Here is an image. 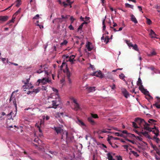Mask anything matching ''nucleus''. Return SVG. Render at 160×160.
Listing matches in <instances>:
<instances>
[{"label": "nucleus", "mask_w": 160, "mask_h": 160, "mask_svg": "<svg viewBox=\"0 0 160 160\" xmlns=\"http://www.w3.org/2000/svg\"><path fill=\"white\" fill-rule=\"evenodd\" d=\"M50 101H48L47 104L49 105L48 108H53L56 109L60 102V99L58 94H54L50 96L48 98Z\"/></svg>", "instance_id": "nucleus-1"}, {"label": "nucleus", "mask_w": 160, "mask_h": 160, "mask_svg": "<svg viewBox=\"0 0 160 160\" xmlns=\"http://www.w3.org/2000/svg\"><path fill=\"white\" fill-rule=\"evenodd\" d=\"M91 117H88V120L90 124L92 125H94L96 123L93 120L92 118H98V116L97 114H95L91 113Z\"/></svg>", "instance_id": "nucleus-2"}, {"label": "nucleus", "mask_w": 160, "mask_h": 160, "mask_svg": "<svg viewBox=\"0 0 160 160\" xmlns=\"http://www.w3.org/2000/svg\"><path fill=\"white\" fill-rule=\"evenodd\" d=\"M38 82H39V83H41L43 85L46 84L47 83L50 84L52 83L51 80L49 79V77H48L47 78H44L42 79H39L38 80Z\"/></svg>", "instance_id": "nucleus-3"}, {"label": "nucleus", "mask_w": 160, "mask_h": 160, "mask_svg": "<svg viewBox=\"0 0 160 160\" xmlns=\"http://www.w3.org/2000/svg\"><path fill=\"white\" fill-rule=\"evenodd\" d=\"M135 121L141 127H142L145 125H148V124L143 119L139 118H136L135 119Z\"/></svg>", "instance_id": "nucleus-4"}, {"label": "nucleus", "mask_w": 160, "mask_h": 160, "mask_svg": "<svg viewBox=\"0 0 160 160\" xmlns=\"http://www.w3.org/2000/svg\"><path fill=\"white\" fill-rule=\"evenodd\" d=\"M103 75L104 74H102L100 70L94 72L90 74V75L92 76H95L101 78L103 77Z\"/></svg>", "instance_id": "nucleus-5"}, {"label": "nucleus", "mask_w": 160, "mask_h": 160, "mask_svg": "<svg viewBox=\"0 0 160 160\" xmlns=\"http://www.w3.org/2000/svg\"><path fill=\"white\" fill-rule=\"evenodd\" d=\"M66 67L67 68V65H66ZM66 75L67 77V78L68 81V83L69 84H70V85L71 86L72 84V82L71 80V79L70 78V77L71 76V74L70 73V71L68 70L67 69V71L66 72Z\"/></svg>", "instance_id": "nucleus-6"}, {"label": "nucleus", "mask_w": 160, "mask_h": 160, "mask_svg": "<svg viewBox=\"0 0 160 160\" xmlns=\"http://www.w3.org/2000/svg\"><path fill=\"white\" fill-rule=\"evenodd\" d=\"M74 139L73 136L71 134H68L66 140V142L68 143L72 142Z\"/></svg>", "instance_id": "nucleus-7"}, {"label": "nucleus", "mask_w": 160, "mask_h": 160, "mask_svg": "<svg viewBox=\"0 0 160 160\" xmlns=\"http://www.w3.org/2000/svg\"><path fill=\"white\" fill-rule=\"evenodd\" d=\"M157 100L155 101V103L153 104L154 106H155L157 108H160V98L156 97Z\"/></svg>", "instance_id": "nucleus-8"}, {"label": "nucleus", "mask_w": 160, "mask_h": 160, "mask_svg": "<svg viewBox=\"0 0 160 160\" xmlns=\"http://www.w3.org/2000/svg\"><path fill=\"white\" fill-rule=\"evenodd\" d=\"M73 102L74 103V110L75 111H77L80 109V107L79 104L77 102V101L75 99H73Z\"/></svg>", "instance_id": "nucleus-9"}, {"label": "nucleus", "mask_w": 160, "mask_h": 160, "mask_svg": "<svg viewBox=\"0 0 160 160\" xmlns=\"http://www.w3.org/2000/svg\"><path fill=\"white\" fill-rule=\"evenodd\" d=\"M63 21L62 17L61 18H57L54 19L52 21L53 23L55 24H58L59 26H60V24Z\"/></svg>", "instance_id": "nucleus-10"}, {"label": "nucleus", "mask_w": 160, "mask_h": 160, "mask_svg": "<svg viewBox=\"0 0 160 160\" xmlns=\"http://www.w3.org/2000/svg\"><path fill=\"white\" fill-rule=\"evenodd\" d=\"M62 137L61 139L64 140L65 139L66 140L67 137L68 135V132L66 131H63L62 134H61Z\"/></svg>", "instance_id": "nucleus-11"}, {"label": "nucleus", "mask_w": 160, "mask_h": 160, "mask_svg": "<svg viewBox=\"0 0 160 160\" xmlns=\"http://www.w3.org/2000/svg\"><path fill=\"white\" fill-rule=\"evenodd\" d=\"M136 132H137V133H138L139 135H140V134H142L143 135L145 136V137L148 138L149 139H151V138H150V137L149 135L148 134V133L147 132H139L137 131H136Z\"/></svg>", "instance_id": "nucleus-12"}, {"label": "nucleus", "mask_w": 160, "mask_h": 160, "mask_svg": "<svg viewBox=\"0 0 160 160\" xmlns=\"http://www.w3.org/2000/svg\"><path fill=\"white\" fill-rule=\"evenodd\" d=\"M54 130L58 134H62L64 131L61 128L59 127H54Z\"/></svg>", "instance_id": "nucleus-13"}, {"label": "nucleus", "mask_w": 160, "mask_h": 160, "mask_svg": "<svg viewBox=\"0 0 160 160\" xmlns=\"http://www.w3.org/2000/svg\"><path fill=\"white\" fill-rule=\"evenodd\" d=\"M34 141L37 143L38 144H35L34 145L37 146L38 147L40 146L39 144H41L42 143V141L39 140L38 138H35L34 140Z\"/></svg>", "instance_id": "nucleus-14"}, {"label": "nucleus", "mask_w": 160, "mask_h": 160, "mask_svg": "<svg viewBox=\"0 0 160 160\" xmlns=\"http://www.w3.org/2000/svg\"><path fill=\"white\" fill-rule=\"evenodd\" d=\"M122 92L123 95L126 98H127L129 97V93L126 89H123L122 91Z\"/></svg>", "instance_id": "nucleus-15"}, {"label": "nucleus", "mask_w": 160, "mask_h": 160, "mask_svg": "<svg viewBox=\"0 0 160 160\" xmlns=\"http://www.w3.org/2000/svg\"><path fill=\"white\" fill-rule=\"evenodd\" d=\"M12 94L9 100L10 102H11L12 100L13 101V103L15 107L16 108V109L17 108V104L15 99L14 98H12Z\"/></svg>", "instance_id": "nucleus-16"}, {"label": "nucleus", "mask_w": 160, "mask_h": 160, "mask_svg": "<svg viewBox=\"0 0 160 160\" xmlns=\"http://www.w3.org/2000/svg\"><path fill=\"white\" fill-rule=\"evenodd\" d=\"M8 17L7 16H0V21L2 22H5L8 20Z\"/></svg>", "instance_id": "nucleus-17"}, {"label": "nucleus", "mask_w": 160, "mask_h": 160, "mask_svg": "<svg viewBox=\"0 0 160 160\" xmlns=\"http://www.w3.org/2000/svg\"><path fill=\"white\" fill-rule=\"evenodd\" d=\"M77 122L79 125L81 126H85V124L81 120L79 119L78 118L77 119Z\"/></svg>", "instance_id": "nucleus-18"}, {"label": "nucleus", "mask_w": 160, "mask_h": 160, "mask_svg": "<svg viewBox=\"0 0 160 160\" xmlns=\"http://www.w3.org/2000/svg\"><path fill=\"white\" fill-rule=\"evenodd\" d=\"M131 21L135 23H138V22L137 20L133 14H132L131 15Z\"/></svg>", "instance_id": "nucleus-19"}, {"label": "nucleus", "mask_w": 160, "mask_h": 160, "mask_svg": "<svg viewBox=\"0 0 160 160\" xmlns=\"http://www.w3.org/2000/svg\"><path fill=\"white\" fill-rule=\"evenodd\" d=\"M122 133L124 134H126L127 135L130 137H135V136L134 134H131L128 133V131L127 130H123L122 131Z\"/></svg>", "instance_id": "nucleus-20"}, {"label": "nucleus", "mask_w": 160, "mask_h": 160, "mask_svg": "<svg viewBox=\"0 0 160 160\" xmlns=\"http://www.w3.org/2000/svg\"><path fill=\"white\" fill-rule=\"evenodd\" d=\"M91 44V43L90 42H88L86 44V47L87 48L88 51H91L92 48L90 47V45Z\"/></svg>", "instance_id": "nucleus-21"}, {"label": "nucleus", "mask_w": 160, "mask_h": 160, "mask_svg": "<svg viewBox=\"0 0 160 160\" xmlns=\"http://www.w3.org/2000/svg\"><path fill=\"white\" fill-rule=\"evenodd\" d=\"M151 146L156 151V152L158 154H159V150L158 147L155 145H153L152 144H151Z\"/></svg>", "instance_id": "nucleus-22"}, {"label": "nucleus", "mask_w": 160, "mask_h": 160, "mask_svg": "<svg viewBox=\"0 0 160 160\" xmlns=\"http://www.w3.org/2000/svg\"><path fill=\"white\" fill-rule=\"evenodd\" d=\"M141 92L145 95H148L149 97H151V96L149 94V92L146 89H145L144 90H142Z\"/></svg>", "instance_id": "nucleus-23"}, {"label": "nucleus", "mask_w": 160, "mask_h": 160, "mask_svg": "<svg viewBox=\"0 0 160 160\" xmlns=\"http://www.w3.org/2000/svg\"><path fill=\"white\" fill-rule=\"evenodd\" d=\"M149 125L148 124V125H143L144 126V129L150 132H152V130L151 128L148 127Z\"/></svg>", "instance_id": "nucleus-24"}, {"label": "nucleus", "mask_w": 160, "mask_h": 160, "mask_svg": "<svg viewBox=\"0 0 160 160\" xmlns=\"http://www.w3.org/2000/svg\"><path fill=\"white\" fill-rule=\"evenodd\" d=\"M150 35L151 38H156L155 36H156V34L152 30L150 31Z\"/></svg>", "instance_id": "nucleus-25"}, {"label": "nucleus", "mask_w": 160, "mask_h": 160, "mask_svg": "<svg viewBox=\"0 0 160 160\" xmlns=\"http://www.w3.org/2000/svg\"><path fill=\"white\" fill-rule=\"evenodd\" d=\"M107 156L109 160H115L113 158L112 156L110 153H108L107 154Z\"/></svg>", "instance_id": "nucleus-26"}, {"label": "nucleus", "mask_w": 160, "mask_h": 160, "mask_svg": "<svg viewBox=\"0 0 160 160\" xmlns=\"http://www.w3.org/2000/svg\"><path fill=\"white\" fill-rule=\"evenodd\" d=\"M75 57V56L74 55H72L69 58V61L71 62H73V60Z\"/></svg>", "instance_id": "nucleus-27"}, {"label": "nucleus", "mask_w": 160, "mask_h": 160, "mask_svg": "<svg viewBox=\"0 0 160 160\" xmlns=\"http://www.w3.org/2000/svg\"><path fill=\"white\" fill-rule=\"evenodd\" d=\"M156 54L157 53L155 52V51H153L152 52H151L150 54H148V55L149 56H152L156 55Z\"/></svg>", "instance_id": "nucleus-28"}, {"label": "nucleus", "mask_w": 160, "mask_h": 160, "mask_svg": "<svg viewBox=\"0 0 160 160\" xmlns=\"http://www.w3.org/2000/svg\"><path fill=\"white\" fill-rule=\"evenodd\" d=\"M132 48L133 49L136 51L138 52L139 51V50L138 48V47L137 45L136 44H135L134 45H133V46H132Z\"/></svg>", "instance_id": "nucleus-29"}, {"label": "nucleus", "mask_w": 160, "mask_h": 160, "mask_svg": "<svg viewBox=\"0 0 160 160\" xmlns=\"http://www.w3.org/2000/svg\"><path fill=\"white\" fill-rule=\"evenodd\" d=\"M125 7L127 8H129L132 9H133V6L129 4L128 3H126L125 4Z\"/></svg>", "instance_id": "nucleus-30"}, {"label": "nucleus", "mask_w": 160, "mask_h": 160, "mask_svg": "<svg viewBox=\"0 0 160 160\" xmlns=\"http://www.w3.org/2000/svg\"><path fill=\"white\" fill-rule=\"evenodd\" d=\"M119 77L120 78L123 80L124 81H125V80L124 79V78L125 77V75L123 73H121L119 75Z\"/></svg>", "instance_id": "nucleus-31"}, {"label": "nucleus", "mask_w": 160, "mask_h": 160, "mask_svg": "<svg viewBox=\"0 0 160 160\" xmlns=\"http://www.w3.org/2000/svg\"><path fill=\"white\" fill-rule=\"evenodd\" d=\"M110 38H109L108 36H107L104 39V42L106 43L107 44Z\"/></svg>", "instance_id": "nucleus-32"}, {"label": "nucleus", "mask_w": 160, "mask_h": 160, "mask_svg": "<svg viewBox=\"0 0 160 160\" xmlns=\"http://www.w3.org/2000/svg\"><path fill=\"white\" fill-rule=\"evenodd\" d=\"M88 91L89 92H93L95 91L94 87H91L88 88Z\"/></svg>", "instance_id": "nucleus-33"}, {"label": "nucleus", "mask_w": 160, "mask_h": 160, "mask_svg": "<svg viewBox=\"0 0 160 160\" xmlns=\"http://www.w3.org/2000/svg\"><path fill=\"white\" fill-rule=\"evenodd\" d=\"M130 152L132 153L133 154L134 156H136V157H138L139 156V155L138 154L137 152L134 151H131Z\"/></svg>", "instance_id": "nucleus-34"}, {"label": "nucleus", "mask_w": 160, "mask_h": 160, "mask_svg": "<svg viewBox=\"0 0 160 160\" xmlns=\"http://www.w3.org/2000/svg\"><path fill=\"white\" fill-rule=\"evenodd\" d=\"M16 2V6L17 7H18L21 4V1L19 0H17Z\"/></svg>", "instance_id": "nucleus-35"}, {"label": "nucleus", "mask_w": 160, "mask_h": 160, "mask_svg": "<svg viewBox=\"0 0 160 160\" xmlns=\"http://www.w3.org/2000/svg\"><path fill=\"white\" fill-rule=\"evenodd\" d=\"M146 19L147 20V22L148 25H151L152 24V21L151 20L147 17H146Z\"/></svg>", "instance_id": "nucleus-36"}, {"label": "nucleus", "mask_w": 160, "mask_h": 160, "mask_svg": "<svg viewBox=\"0 0 160 160\" xmlns=\"http://www.w3.org/2000/svg\"><path fill=\"white\" fill-rule=\"evenodd\" d=\"M69 16L67 15L65 17H64L63 15H62L61 17L62 18L63 21H66V20L68 18V17Z\"/></svg>", "instance_id": "nucleus-37"}, {"label": "nucleus", "mask_w": 160, "mask_h": 160, "mask_svg": "<svg viewBox=\"0 0 160 160\" xmlns=\"http://www.w3.org/2000/svg\"><path fill=\"white\" fill-rule=\"evenodd\" d=\"M137 84L139 86V85L142 84V80L140 79V78H139L138 79V80L137 82Z\"/></svg>", "instance_id": "nucleus-38"}, {"label": "nucleus", "mask_w": 160, "mask_h": 160, "mask_svg": "<svg viewBox=\"0 0 160 160\" xmlns=\"http://www.w3.org/2000/svg\"><path fill=\"white\" fill-rule=\"evenodd\" d=\"M105 19H104L102 21L103 29L104 30L106 28V26L105 25Z\"/></svg>", "instance_id": "nucleus-39"}, {"label": "nucleus", "mask_w": 160, "mask_h": 160, "mask_svg": "<svg viewBox=\"0 0 160 160\" xmlns=\"http://www.w3.org/2000/svg\"><path fill=\"white\" fill-rule=\"evenodd\" d=\"M153 133L155 134L156 136H158L159 135V131L158 130H156V132H155L154 130L152 131Z\"/></svg>", "instance_id": "nucleus-40"}, {"label": "nucleus", "mask_w": 160, "mask_h": 160, "mask_svg": "<svg viewBox=\"0 0 160 160\" xmlns=\"http://www.w3.org/2000/svg\"><path fill=\"white\" fill-rule=\"evenodd\" d=\"M68 41L66 40H64L61 43V45H66L68 43Z\"/></svg>", "instance_id": "nucleus-41"}, {"label": "nucleus", "mask_w": 160, "mask_h": 160, "mask_svg": "<svg viewBox=\"0 0 160 160\" xmlns=\"http://www.w3.org/2000/svg\"><path fill=\"white\" fill-rule=\"evenodd\" d=\"M139 89L141 91H142V90H145V88H144L142 84L140 85L139 86Z\"/></svg>", "instance_id": "nucleus-42"}, {"label": "nucleus", "mask_w": 160, "mask_h": 160, "mask_svg": "<svg viewBox=\"0 0 160 160\" xmlns=\"http://www.w3.org/2000/svg\"><path fill=\"white\" fill-rule=\"evenodd\" d=\"M12 112H10L7 115V116L8 117V119H11L12 118Z\"/></svg>", "instance_id": "nucleus-43"}, {"label": "nucleus", "mask_w": 160, "mask_h": 160, "mask_svg": "<svg viewBox=\"0 0 160 160\" xmlns=\"http://www.w3.org/2000/svg\"><path fill=\"white\" fill-rule=\"evenodd\" d=\"M132 124L133 126L134 127V128H138L136 123L135 122H132Z\"/></svg>", "instance_id": "nucleus-44"}, {"label": "nucleus", "mask_w": 160, "mask_h": 160, "mask_svg": "<svg viewBox=\"0 0 160 160\" xmlns=\"http://www.w3.org/2000/svg\"><path fill=\"white\" fill-rule=\"evenodd\" d=\"M49 118H50V117L48 116H46V117L45 116L43 117V119H44L45 118L46 120H48L49 119Z\"/></svg>", "instance_id": "nucleus-45"}, {"label": "nucleus", "mask_w": 160, "mask_h": 160, "mask_svg": "<svg viewBox=\"0 0 160 160\" xmlns=\"http://www.w3.org/2000/svg\"><path fill=\"white\" fill-rule=\"evenodd\" d=\"M156 122V121L155 120L152 119H149L148 121V122L149 123H151V122Z\"/></svg>", "instance_id": "nucleus-46"}, {"label": "nucleus", "mask_w": 160, "mask_h": 160, "mask_svg": "<svg viewBox=\"0 0 160 160\" xmlns=\"http://www.w3.org/2000/svg\"><path fill=\"white\" fill-rule=\"evenodd\" d=\"M115 134L118 136L122 137L123 136V134H120L118 132H116L115 133Z\"/></svg>", "instance_id": "nucleus-47"}, {"label": "nucleus", "mask_w": 160, "mask_h": 160, "mask_svg": "<svg viewBox=\"0 0 160 160\" xmlns=\"http://www.w3.org/2000/svg\"><path fill=\"white\" fill-rule=\"evenodd\" d=\"M122 146L123 147H124V149H126L127 151H128V145H124Z\"/></svg>", "instance_id": "nucleus-48"}, {"label": "nucleus", "mask_w": 160, "mask_h": 160, "mask_svg": "<svg viewBox=\"0 0 160 160\" xmlns=\"http://www.w3.org/2000/svg\"><path fill=\"white\" fill-rule=\"evenodd\" d=\"M14 18H12L11 20L9 21L7 23V24H9L11 22H14Z\"/></svg>", "instance_id": "nucleus-49"}, {"label": "nucleus", "mask_w": 160, "mask_h": 160, "mask_svg": "<svg viewBox=\"0 0 160 160\" xmlns=\"http://www.w3.org/2000/svg\"><path fill=\"white\" fill-rule=\"evenodd\" d=\"M39 18V15L38 14L36 15L35 17L33 18V19H37Z\"/></svg>", "instance_id": "nucleus-50"}, {"label": "nucleus", "mask_w": 160, "mask_h": 160, "mask_svg": "<svg viewBox=\"0 0 160 160\" xmlns=\"http://www.w3.org/2000/svg\"><path fill=\"white\" fill-rule=\"evenodd\" d=\"M70 20L72 21L71 23H72L75 19L73 17L71 16L70 18Z\"/></svg>", "instance_id": "nucleus-51"}, {"label": "nucleus", "mask_w": 160, "mask_h": 160, "mask_svg": "<svg viewBox=\"0 0 160 160\" xmlns=\"http://www.w3.org/2000/svg\"><path fill=\"white\" fill-rule=\"evenodd\" d=\"M102 133H109L110 132L107 131L106 129H103L102 130Z\"/></svg>", "instance_id": "nucleus-52"}, {"label": "nucleus", "mask_w": 160, "mask_h": 160, "mask_svg": "<svg viewBox=\"0 0 160 160\" xmlns=\"http://www.w3.org/2000/svg\"><path fill=\"white\" fill-rule=\"evenodd\" d=\"M138 8L139 9V11L142 12V13H143V12L142 11V7L140 6H138Z\"/></svg>", "instance_id": "nucleus-53"}, {"label": "nucleus", "mask_w": 160, "mask_h": 160, "mask_svg": "<svg viewBox=\"0 0 160 160\" xmlns=\"http://www.w3.org/2000/svg\"><path fill=\"white\" fill-rule=\"evenodd\" d=\"M113 138V136H111L110 137H108L107 138L108 141H110L111 139L112 138Z\"/></svg>", "instance_id": "nucleus-54"}, {"label": "nucleus", "mask_w": 160, "mask_h": 160, "mask_svg": "<svg viewBox=\"0 0 160 160\" xmlns=\"http://www.w3.org/2000/svg\"><path fill=\"white\" fill-rule=\"evenodd\" d=\"M62 4L65 8L68 5V4L64 2H62Z\"/></svg>", "instance_id": "nucleus-55"}, {"label": "nucleus", "mask_w": 160, "mask_h": 160, "mask_svg": "<svg viewBox=\"0 0 160 160\" xmlns=\"http://www.w3.org/2000/svg\"><path fill=\"white\" fill-rule=\"evenodd\" d=\"M68 28H69V29L71 30H73L74 29L73 27H72V26L71 25H69Z\"/></svg>", "instance_id": "nucleus-56"}, {"label": "nucleus", "mask_w": 160, "mask_h": 160, "mask_svg": "<svg viewBox=\"0 0 160 160\" xmlns=\"http://www.w3.org/2000/svg\"><path fill=\"white\" fill-rule=\"evenodd\" d=\"M66 64V63L65 62H63L62 63V65L60 66V68H62L63 67V66L64 65Z\"/></svg>", "instance_id": "nucleus-57"}, {"label": "nucleus", "mask_w": 160, "mask_h": 160, "mask_svg": "<svg viewBox=\"0 0 160 160\" xmlns=\"http://www.w3.org/2000/svg\"><path fill=\"white\" fill-rule=\"evenodd\" d=\"M155 140L156 142L157 143H159L160 142V139L158 138H157Z\"/></svg>", "instance_id": "nucleus-58"}, {"label": "nucleus", "mask_w": 160, "mask_h": 160, "mask_svg": "<svg viewBox=\"0 0 160 160\" xmlns=\"http://www.w3.org/2000/svg\"><path fill=\"white\" fill-rule=\"evenodd\" d=\"M111 146L113 148H117L118 147V146L115 144H112V145H111Z\"/></svg>", "instance_id": "nucleus-59"}, {"label": "nucleus", "mask_w": 160, "mask_h": 160, "mask_svg": "<svg viewBox=\"0 0 160 160\" xmlns=\"http://www.w3.org/2000/svg\"><path fill=\"white\" fill-rule=\"evenodd\" d=\"M37 73H40L42 72V71L41 70V69H39V70H37L36 72Z\"/></svg>", "instance_id": "nucleus-60"}, {"label": "nucleus", "mask_w": 160, "mask_h": 160, "mask_svg": "<svg viewBox=\"0 0 160 160\" xmlns=\"http://www.w3.org/2000/svg\"><path fill=\"white\" fill-rule=\"evenodd\" d=\"M122 158L121 156L117 157V160H122Z\"/></svg>", "instance_id": "nucleus-61"}, {"label": "nucleus", "mask_w": 160, "mask_h": 160, "mask_svg": "<svg viewBox=\"0 0 160 160\" xmlns=\"http://www.w3.org/2000/svg\"><path fill=\"white\" fill-rule=\"evenodd\" d=\"M102 131H101V130H98L97 132V133L98 134H102Z\"/></svg>", "instance_id": "nucleus-62"}, {"label": "nucleus", "mask_w": 160, "mask_h": 160, "mask_svg": "<svg viewBox=\"0 0 160 160\" xmlns=\"http://www.w3.org/2000/svg\"><path fill=\"white\" fill-rule=\"evenodd\" d=\"M111 88L113 90H114L115 88V85L114 84H113V86H111Z\"/></svg>", "instance_id": "nucleus-63"}, {"label": "nucleus", "mask_w": 160, "mask_h": 160, "mask_svg": "<svg viewBox=\"0 0 160 160\" xmlns=\"http://www.w3.org/2000/svg\"><path fill=\"white\" fill-rule=\"evenodd\" d=\"M52 89L54 92H56V93L58 92V90L57 89L53 88Z\"/></svg>", "instance_id": "nucleus-64"}]
</instances>
